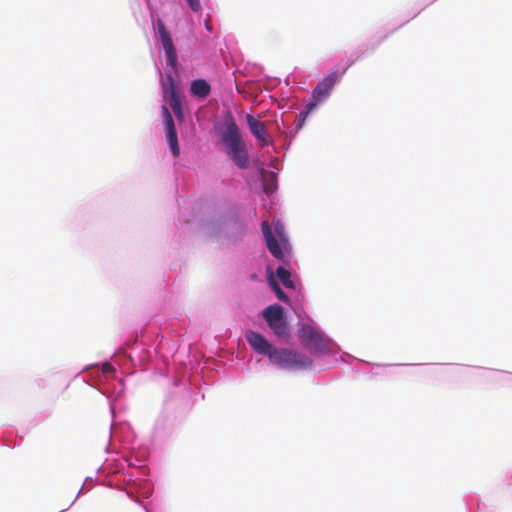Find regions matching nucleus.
I'll return each mask as SVG.
<instances>
[{
  "instance_id": "obj_1",
  "label": "nucleus",
  "mask_w": 512,
  "mask_h": 512,
  "mask_svg": "<svg viewBox=\"0 0 512 512\" xmlns=\"http://www.w3.org/2000/svg\"><path fill=\"white\" fill-rule=\"evenodd\" d=\"M221 139L228 149V154L233 162L241 169L248 167V153L235 121L230 118L226 121L225 130Z\"/></svg>"
},
{
  "instance_id": "obj_2",
  "label": "nucleus",
  "mask_w": 512,
  "mask_h": 512,
  "mask_svg": "<svg viewBox=\"0 0 512 512\" xmlns=\"http://www.w3.org/2000/svg\"><path fill=\"white\" fill-rule=\"evenodd\" d=\"M268 357L272 363L284 369H305L312 365L309 357L289 349L273 347Z\"/></svg>"
},
{
  "instance_id": "obj_3",
  "label": "nucleus",
  "mask_w": 512,
  "mask_h": 512,
  "mask_svg": "<svg viewBox=\"0 0 512 512\" xmlns=\"http://www.w3.org/2000/svg\"><path fill=\"white\" fill-rule=\"evenodd\" d=\"M351 64L344 67L342 70L339 69L338 66L332 67L328 74L317 84V86L312 91V101L315 102L316 106L318 103L326 100L335 86V84L341 79V77L346 73L347 69Z\"/></svg>"
},
{
  "instance_id": "obj_4",
  "label": "nucleus",
  "mask_w": 512,
  "mask_h": 512,
  "mask_svg": "<svg viewBox=\"0 0 512 512\" xmlns=\"http://www.w3.org/2000/svg\"><path fill=\"white\" fill-rule=\"evenodd\" d=\"M302 343L311 351L322 352L327 349L324 336L313 327L303 326L299 332Z\"/></svg>"
},
{
  "instance_id": "obj_5",
  "label": "nucleus",
  "mask_w": 512,
  "mask_h": 512,
  "mask_svg": "<svg viewBox=\"0 0 512 512\" xmlns=\"http://www.w3.org/2000/svg\"><path fill=\"white\" fill-rule=\"evenodd\" d=\"M156 28L160 37L162 47L166 54L167 64L171 66L173 69H176L178 64L177 52L173 44V40L170 36V33L161 19H159L156 22Z\"/></svg>"
},
{
  "instance_id": "obj_6",
  "label": "nucleus",
  "mask_w": 512,
  "mask_h": 512,
  "mask_svg": "<svg viewBox=\"0 0 512 512\" xmlns=\"http://www.w3.org/2000/svg\"><path fill=\"white\" fill-rule=\"evenodd\" d=\"M162 114L165 119L166 126V137L169 143L170 149L174 156H178L180 153V148L178 144L177 131L172 118L171 113L169 112L166 106H162Z\"/></svg>"
},
{
  "instance_id": "obj_7",
  "label": "nucleus",
  "mask_w": 512,
  "mask_h": 512,
  "mask_svg": "<svg viewBox=\"0 0 512 512\" xmlns=\"http://www.w3.org/2000/svg\"><path fill=\"white\" fill-rule=\"evenodd\" d=\"M164 95L173 112L182 109L180 91L172 75H167V84L164 87Z\"/></svg>"
},
{
  "instance_id": "obj_8",
  "label": "nucleus",
  "mask_w": 512,
  "mask_h": 512,
  "mask_svg": "<svg viewBox=\"0 0 512 512\" xmlns=\"http://www.w3.org/2000/svg\"><path fill=\"white\" fill-rule=\"evenodd\" d=\"M245 337L251 347L259 354L268 356L271 353L273 346L260 333L248 331Z\"/></svg>"
},
{
  "instance_id": "obj_9",
  "label": "nucleus",
  "mask_w": 512,
  "mask_h": 512,
  "mask_svg": "<svg viewBox=\"0 0 512 512\" xmlns=\"http://www.w3.org/2000/svg\"><path fill=\"white\" fill-rule=\"evenodd\" d=\"M246 120L250 132L260 142L261 146H266L269 143L267 130L265 124L255 119L252 115L247 114Z\"/></svg>"
},
{
  "instance_id": "obj_10",
  "label": "nucleus",
  "mask_w": 512,
  "mask_h": 512,
  "mask_svg": "<svg viewBox=\"0 0 512 512\" xmlns=\"http://www.w3.org/2000/svg\"><path fill=\"white\" fill-rule=\"evenodd\" d=\"M262 231L266 240L267 248L269 252L277 259H283L284 253L281 249L280 243L274 237L271 227L267 221L262 223Z\"/></svg>"
},
{
  "instance_id": "obj_11",
  "label": "nucleus",
  "mask_w": 512,
  "mask_h": 512,
  "mask_svg": "<svg viewBox=\"0 0 512 512\" xmlns=\"http://www.w3.org/2000/svg\"><path fill=\"white\" fill-rule=\"evenodd\" d=\"M262 315L264 319L266 320L267 324L273 323L275 321H280L281 318L284 317V311L283 308L279 305H270L266 307Z\"/></svg>"
},
{
  "instance_id": "obj_12",
  "label": "nucleus",
  "mask_w": 512,
  "mask_h": 512,
  "mask_svg": "<svg viewBox=\"0 0 512 512\" xmlns=\"http://www.w3.org/2000/svg\"><path fill=\"white\" fill-rule=\"evenodd\" d=\"M190 90L194 96H197L200 98H206L211 91V87H210V84L206 80L197 79L191 83Z\"/></svg>"
},
{
  "instance_id": "obj_13",
  "label": "nucleus",
  "mask_w": 512,
  "mask_h": 512,
  "mask_svg": "<svg viewBox=\"0 0 512 512\" xmlns=\"http://www.w3.org/2000/svg\"><path fill=\"white\" fill-rule=\"evenodd\" d=\"M268 326L274 332V334L277 335L278 337L286 336L288 333V325H287L284 317L281 318L280 321H275L273 323L268 324Z\"/></svg>"
},
{
  "instance_id": "obj_14",
  "label": "nucleus",
  "mask_w": 512,
  "mask_h": 512,
  "mask_svg": "<svg viewBox=\"0 0 512 512\" xmlns=\"http://www.w3.org/2000/svg\"><path fill=\"white\" fill-rule=\"evenodd\" d=\"M276 275L279 278V280L282 282V284L289 289L294 288V283L290 279V272L286 270L284 267H278L276 270Z\"/></svg>"
},
{
  "instance_id": "obj_15",
  "label": "nucleus",
  "mask_w": 512,
  "mask_h": 512,
  "mask_svg": "<svg viewBox=\"0 0 512 512\" xmlns=\"http://www.w3.org/2000/svg\"><path fill=\"white\" fill-rule=\"evenodd\" d=\"M316 108L315 102L308 103L305 108L299 113L298 119V128H301L304 125V122L308 115Z\"/></svg>"
},
{
  "instance_id": "obj_16",
  "label": "nucleus",
  "mask_w": 512,
  "mask_h": 512,
  "mask_svg": "<svg viewBox=\"0 0 512 512\" xmlns=\"http://www.w3.org/2000/svg\"><path fill=\"white\" fill-rule=\"evenodd\" d=\"M270 285L279 300L283 302H288V296L283 292V290L280 288V286L274 279L270 280Z\"/></svg>"
},
{
  "instance_id": "obj_17",
  "label": "nucleus",
  "mask_w": 512,
  "mask_h": 512,
  "mask_svg": "<svg viewBox=\"0 0 512 512\" xmlns=\"http://www.w3.org/2000/svg\"><path fill=\"white\" fill-rule=\"evenodd\" d=\"M186 1L188 3L189 7L193 11L197 12V11H199L201 9L200 0H186Z\"/></svg>"
},
{
  "instance_id": "obj_18",
  "label": "nucleus",
  "mask_w": 512,
  "mask_h": 512,
  "mask_svg": "<svg viewBox=\"0 0 512 512\" xmlns=\"http://www.w3.org/2000/svg\"><path fill=\"white\" fill-rule=\"evenodd\" d=\"M273 226H274V230H275L276 234L280 238H283V235H284V227H283V225L280 222H273Z\"/></svg>"
},
{
  "instance_id": "obj_19",
  "label": "nucleus",
  "mask_w": 512,
  "mask_h": 512,
  "mask_svg": "<svg viewBox=\"0 0 512 512\" xmlns=\"http://www.w3.org/2000/svg\"><path fill=\"white\" fill-rule=\"evenodd\" d=\"M174 114L178 120L182 121L184 119V114H183L182 109L174 111Z\"/></svg>"
},
{
  "instance_id": "obj_20",
  "label": "nucleus",
  "mask_w": 512,
  "mask_h": 512,
  "mask_svg": "<svg viewBox=\"0 0 512 512\" xmlns=\"http://www.w3.org/2000/svg\"><path fill=\"white\" fill-rule=\"evenodd\" d=\"M113 370H114V369H113V367H112V365H111V364H109V363H105V364L103 365V371H104V372H111V371H113Z\"/></svg>"
}]
</instances>
